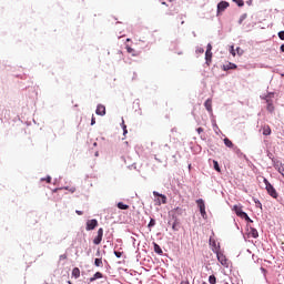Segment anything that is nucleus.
I'll use <instances>...</instances> for the list:
<instances>
[{"label":"nucleus","mask_w":284,"mask_h":284,"mask_svg":"<svg viewBox=\"0 0 284 284\" xmlns=\"http://www.w3.org/2000/svg\"><path fill=\"white\" fill-rule=\"evenodd\" d=\"M265 187L267 191V194L272 196V199H278V193L276 192V189H274V185L267 181V179H264Z\"/></svg>","instance_id":"obj_1"},{"label":"nucleus","mask_w":284,"mask_h":284,"mask_svg":"<svg viewBox=\"0 0 284 284\" xmlns=\"http://www.w3.org/2000/svg\"><path fill=\"white\" fill-rule=\"evenodd\" d=\"M233 210H234L235 214L237 216H240V219H244L248 223H252V220L250 219V215H247V213L243 212V207H241L239 205H234Z\"/></svg>","instance_id":"obj_2"},{"label":"nucleus","mask_w":284,"mask_h":284,"mask_svg":"<svg viewBox=\"0 0 284 284\" xmlns=\"http://www.w3.org/2000/svg\"><path fill=\"white\" fill-rule=\"evenodd\" d=\"M227 8H230V2L227 1H221L217 4V14H221V12H225V10H227Z\"/></svg>","instance_id":"obj_3"},{"label":"nucleus","mask_w":284,"mask_h":284,"mask_svg":"<svg viewBox=\"0 0 284 284\" xmlns=\"http://www.w3.org/2000/svg\"><path fill=\"white\" fill-rule=\"evenodd\" d=\"M153 195L160 197V199H158V205H161V203H163V205H165V203H168V196H165L164 194H160L159 192L154 191Z\"/></svg>","instance_id":"obj_4"},{"label":"nucleus","mask_w":284,"mask_h":284,"mask_svg":"<svg viewBox=\"0 0 284 284\" xmlns=\"http://www.w3.org/2000/svg\"><path fill=\"white\" fill-rule=\"evenodd\" d=\"M101 241H103V229L98 230V235L94 237V245H101Z\"/></svg>","instance_id":"obj_5"},{"label":"nucleus","mask_w":284,"mask_h":284,"mask_svg":"<svg viewBox=\"0 0 284 284\" xmlns=\"http://www.w3.org/2000/svg\"><path fill=\"white\" fill-rule=\"evenodd\" d=\"M219 263L223 265L224 267H227V257L222 252H217L216 254Z\"/></svg>","instance_id":"obj_6"},{"label":"nucleus","mask_w":284,"mask_h":284,"mask_svg":"<svg viewBox=\"0 0 284 284\" xmlns=\"http://www.w3.org/2000/svg\"><path fill=\"white\" fill-rule=\"evenodd\" d=\"M97 225H99V221H97V220L87 221V232L94 230V227H97Z\"/></svg>","instance_id":"obj_7"},{"label":"nucleus","mask_w":284,"mask_h":284,"mask_svg":"<svg viewBox=\"0 0 284 284\" xmlns=\"http://www.w3.org/2000/svg\"><path fill=\"white\" fill-rule=\"evenodd\" d=\"M125 50L129 54H132V57H140L141 55L140 51L134 50L132 47H130L128 44L125 45Z\"/></svg>","instance_id":"obj_8"},{"label":"nucleus","mask_w":284,"mask_h":284,"mask_svg":"<svg viewBox=\"0 0 284 284\" xmlns=\"http://www.w3.org/2000/svg\"><path fill=\"white\" fill-rule=\"evenodd\" d=\"M95 114H98L99 116H105V105L98 104Z\"/></svg>","instance_id":"obj_9"},{"label":"nucleus","mask_w":284,"mask_h":284,"mask_svg":"<svg viewBox=\"0 0 284 284\" xmlns=\"http://www.w3.org/2000/svg\"><path fill=\"white\" fill-rule=\"evenodd\" d=\"M199 207H200V212L202 214V216H205V202L203 201V199H200L196 201Z\"/></svg>","instance_id":"obj_10"},{"label":"nucleus","mask_w":284,"mask_h":284,"mask_svg":"<svg viewBox=\"0 0 284 284\" xmlns=\"http://www.w3.org/2000/svg\"><path fill=\"white\" fill-rule=\"evenodd\" d=\"M204 106L206 108L207 112H210V114H212L213 110H212V99H207L204 102Z\"/></svg>","instance_id":"obj_11"},{"label":"nucleus","mask_w":284,"mask_h":284,"mask_svg":"<svg viewBox=\"0 0 284 284\" xmlns=\"http://www.w3.org/2000/svg\"><path fill=\"white\" fill-rule=\"evenodd\" d=\"M262 130L264 136H270V134H272V128H270V125H264Z\"/></svg>","instance_id":"obj_12"},{"label":"nucleus","mask_w":284,"mask_h":284,"mask_svg":"<svg viewBox=\"0 0 284 284\" xmlns=\"http://www.w3.org/2000/svg\"><path fill=\"white\" fill-rule=\"evenodd\" d=\"M179 14V9H176V7H171L169 9V12L166 13L169 17H173V14Z\"/></svg>","instance_id":"obj_13"},{"label":"nucleus","mask_w":284,"mask_h":284,"mask_svg":"<svg viewBox=\"0 0 284 284\" xmlns=\"http://www.w3.org/2000/svg\"><path fill=\"white\" fill-rule=\"evenodd\" d=\"M72 276L79 278V276H81V270H79V267H74L72 270Z\"/></svg>","instance_id":"obj_14"},{"label":"nucleus","mask_w":284,"mask_h":284,"mask_svg":"<svg viewBox=\"0 0 284 284\" xmlns=\"http://www.w3.org/2000/svg\"><path fill=\"white\" fill-rule=\"evenodd\" d=\"M266 103H267L266 110L268 112H274V104L272 103V101L266 100Z\"/></svg>","instance_id":"obj_15"},{"label":"nucleus","mask_w":284,"mask_h":284,"mask_svg":"<svg viewBox=\"0 0 284 284\" xmlns=\"http://www.w3.org/2000/svg\"><path fill=\"white\" fill-rule=\"evenodd\" d=\"M153 245H154L155 254H163V250L161 248V246L159 244L154 243Z\"/></svg>","instance_id":"obj_16"},{"label":"nucleus","mask_w":284,"mask_h":284,"mask_svg":"<svg viewBox=\"0 0 284 284\" xmlns=\"http://www.w3.org/2000/svg\"><path fill=\"white\" fill-rule=\"evenodd\" d=\"M97 278H103V273L97 272L93 277L90 278L91 283L92 281H97Z\"/></svg>","instance_id":"obj_17"},{"label":"nucleus","mask_w":284,"mask_h":284,"mask_svg":"<svg viewBox=\"0 0 284 284\" xmlns=\"http://www.w3.org/2000/svg\"><path fill=\"white\" fill-rule=\"evenodd\" d=\"M205 60H206V63L212 62V51H206L205 52Z\"/></svg>","instance_id":"obj_18"},{"label":"nucleus","mask_w":284,"mask_h":284,"mask_svg":"<svg viewBox=\"0 0 284 284\" xmlns=\"http://www.w3.org/2000/svg\"><path fill=\"white\" fill-rule=\"evenodd\" d=\"M119 210H130V205L124 204L123 202L118 203Z\"/></svg>","instance_id":"obj_19"},{"label":"nucleus","mask_w":284,"mask_h":284,"mask_svg":"<svg viewBox=\"0 0 284 284\" xmlns=\"http://www.w3.org/2000/svg\"><path fill=\"white\" fill-rule=\"evenodd\" d=\"M95 267H103V260L102 258H95L94 260Z\"/></svg>","instance_id":"obj_20"},{"label":"nucleus","mask_w":284,"mask_h":284,"mask_svg":"<svg viewBox=\"0 0 284 284\" xmlns=\"http://www.w3.org/2000/svg\"><path fill=\"white\" fill-rule=\"evenodd\" d=\"M224 144L226 145V148H234V143H232L231 140L227 138L224 139Z\"/></svg>","instance_id":"obj_21"},{"label":"nucleus","mask_w":284,"mask_h":284,"mask_svg":"<svg viewBox=\"0 0 284 284\" xmlns=\"http://www.w3.org/2000/svg\"><path fill=\"white\" fill-rule=\"evenodd\" d=\"M251 236L253 239H258V231H256V229H251Z\"/></svg>","instance_id":"obj_22"},{"label":"nucleus","mask_w":284,"mask_h":284,"mask_svg":"<svg viewBox=\"0 0 284 284\" xmlns=\"http://www.w3.org/2000/svg\"><path fill=\"white\" fill-rule=\"evenodd\" d=\"M234 3L239 6V8H243L245 6V2L243 0H233Z\"/></svg>","instance_id":"obj_23"},{"label":"nucleus","mask_w":284,"mask_h":284,"mask_svg":"<svg viewBox=\"0 0 284 284\" xmlns=\"http://www.w3.org/2000/svg\"><path fill=\"white\" fill-rule=\"evenodd\" d=\"M209 283L210 284H216V276L215 275L209 276Z\"/></svg>","instance_id":"obj_24"},{"label":"nucleus","mask_w":284,"mask_h":284,"mask_svg":"<svg viewBox=\"0 0 284 284\" xmlns=\"http://www.w3.org/2000/svg\"><path fill=\"white\" fill-rule=\"evenodd\" d=\"M247 19V13H244L240 17L239 23L240 26L243 23V21H245Z\"/></svg>","instance_id":"obj_25"},{"label":"nucleus","mask_w":284,"mask_h":284,"mask_svg":"<svg viewBox=\"0 0 284 284\" xmlns=\"http://www.w3.org/2000/svg\"><path fill=\"white\" fill-rule=\"evenodd\" d=\"M213 165H214V170H216V172H221V166H219L217 161H213Z\"/></svg>","instance_id":"obj_26"},{"label":"nucleus","mask_w":284,"mask_h":284,"mask_svg":"<svg viewBox=\"0 0 284 284\" xmlns=\"http://www.w3.org/2000/svg\"><path fill=\"white\" fill-rule=\"evenodd\" d=\"M123 134H128V125H125V121L122 120Z\"/></svg>","instance_id":"obj_27"},{"label":"nucleus","mask_w":284,"mask_h":284,"mask_svg":"<svg viewBox=\"0 0 284 284\" xmlns=\"http://www.w3.org/2000/svg\"><path fill=\"white\" fill-rule=\"evenodd\" d=\"M154 225H156V221L154 219H151L148 227H154Z\"/></svg>","instance_id":"obj_28"},{"label":"nucleus","mask_w":284,"mask_h":284,"mask_svg":"<svg viewBox=\"0 0 284 284\" xmlns=\"http://www.w3.org/2000/svg\"><path fill=\"white\" fill-rule=\"evenodd\" d=\"M41 181H45L47 183H52V178L48 175L47 178H42Z\"/></svg>","instance_id":"obj_29"},{"label":"nucleus","mask_w":284,"mask_h":284,"mask_svg":"<svg viewBox=\"0 0 284 284\" xmlns=\"http://www.w3.org/2000/svg\"><path fill=\"white\" fill-rule=\"evenodd\" d=\"M114 254H115L116 258H121V256H123V253L119 252V251H114Z\"/></svg>","instance_id":"obj_30"},{"label":"nucleus","mask_w":284,"mask_h":284,"mask_svg":"<svg viewBox=\"0 0 284 284\" xmlns=\"http://www.w3.org/2000/svg\"><path fill=\"white\" fill-rule=\"evenodd\" d=\"M278 38L281 39V41H284V31L278 32Z\"/></svg>","instance_id":"obj_31"},{"label":"nucleus","mask_w":284,"mask_h":284,"mask_svg":"<svg viewBox=\"0 0 284 284\" xmlns=\"http://www.w3.org/2000/svg\"><path fill=\"white\" fill-rule=\"evenodd\" d=\"M206 52H212V44L211 43L207 44Z\"/></svg>","instance_id":"obj_32"},{"label":"nucleus","mask_w":284,"mask_h":284,"mask_svg":"<svg viewBox=\"0 0 284 284\" xmlns=\"http://www.w3.org/2000/svg\"><path fill=\"white\" fill-rule=\"evenodd\" d=\"M196 52H199L200 54H203V53L205 52V50H204L203 48H199V49L196 50Z\"/></svg>","instance_id":"obj_33"},{"label":"nucleus","mask_w":284,"mask_h":284,"mask_svg":"<svg viewBox=\"0 0 284 284\" xmlns=\"http://www.w3.org/2000/svg\"><path fill=\"white\" fill-rule=\"evenodd\" d=\"M176 225H178L176 222H174L173 225H172V230H173L174 232H176V230H179V229H176Z\"/></svg>","instance_id":"obj_34"},{"label":"nucleus","mask_w":284,"mask_h":284,"mask_svg":"<svg viewBox=\"0 0 284 284\" xmlns=\"http://www.w3.org/2000/svg\"><path fill=\"white\" fill-rule=\"evenodd\" d=\"M97 123V119L94 116H92L91 119V125H94Z\"/></svg>","instance_id":"obj_35"},{"label":"nucleus","mask_w":284,"mask_h":284,"mask_svg":"<svg viewBox=\"0 0 284 284\" xmlns=\"http://www.w3.org/2000/svg\"><path fill=\"white\" fill-rule=\"evenodd\" d=\"M75 214H78V216H83V212L82 211H75Z\"/></svg>","instance_id":"obj_36"},{"label":"nucleus","mask_w":284,"mask_h":284,"mask_svg":"<svg viewBox=\"0 0 284 284\" xmlns=\"http://www.w3.org/2000/svg\"><path fill=\"white\" fill-rule=\"evenodd\" d=\"M196 132H197L199 134H201V133L203 132V128H197V129H196Z\"/></svg>","instance_id":"obj_37"},{"label":"nucleus","mask_w":284,"mask_h":284,"mask_svg":"<svg viewBox=\"0 0 284 284\" xmlns=\"http://www.w3.org/2000/svg\"><path fill=\"white\" fill-rule=\"evenodd\" d=\"M230 65H231V67H230V69H231V70L236 69V64H232V63H230Z\"/></svg>","instance_id":"obj_38"},{"label":"nucleus","mask_w":284,"mask_h":284,"mask_svg":"<svg viewBox=\"0 0 284 284\" xmlns=\"http://www.w3.org/2000/svg\"><path fill=\"white\" fill-rule=\"evenodd\" d=\"M60 258H68V255H65V254L60 255Z\"/></svg>","instance_id":"obj_39"},{"label":"nucleus","mask_w":284,"mask_h":284,"mask_svg":"<svg viewBox=\"0 0 284 284\" xmlns=\"http://www.w3.org/2000/svg\"><path fill=\"white\" fill-rule=\"evenodd\" d=\"M181 284H190L189 281H182Z\"/></svg>","instance_id":"obj_40"},{"label":"nucleus","mask_w":284,"mask_h":284,"mask_svg":"<svg viewBox=\"0 0 284 284\" xmlns=\"http://www.w3.org/2000/svg\"><path fill=\"white\" fill-rule=\"evenodd\" d=\"M281 51L284 52V44L281 45Z\"/></svg>","instance_id":"obj_41"},{"label":"nucleus","mask_w":284,"mask_h":284,"mask_svg":"<svg viewBox=\"0 0 284 284\" xmlns=\"http://www.w3.org/2000/svg\"><path fill=\"white\" fill-rule=\"evenodd\" d=\"M128 42L132 41L130 38L126 39Z\"/></svg>","instance_id":"obj_42"},{"label":"nucleus","mask_w":284,"mask_h":284,"mask_svg":"<svg viewBox=\"0 0 284 284\" xmlns=\"http://www.w3.org/2000/svg\"><path fill=\"white\" fill-rule=\"evenodd\" d=\"M233 57H236V53L233 52Z\"/></svg>","instance_id":"obj_43"},{"label":"nucleus","mask_w":284,"mask_h":284,"mask_svg":"<svg viewBox=\"0 0 284 284\" xmlns=\"http://www.w3.org/2000/svg\"><path fill=\"white\" fill-rule=\"evenodd\" d=\"M282 77H284V74H282Z\"/></svg>","instance_id":"obj_44"},{"label":"nucleus","mask_w":284,"mask_h":284,"mask_svg":"<svg viewBox=\"0 0 284 284\" xmlns=\"http://www.w3.org/2000/svg\"><path fill=\"white\" fill-rule=\"evenodd\" d=\"M203 284H206V283H203Z\"/></svg>","instance_id":"obj_45"}]
</instances>
